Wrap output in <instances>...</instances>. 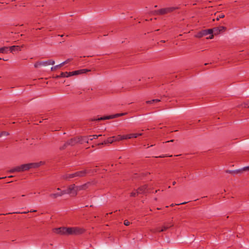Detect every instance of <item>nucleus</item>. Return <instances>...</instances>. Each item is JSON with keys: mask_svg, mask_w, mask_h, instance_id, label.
<instances>
[{"mask_svg": "<svg viewBox=\"0 0 249 249\" xmlns=\"http://www.w3.org/2000/svg\"><path fill=\"white\" fill-rule=\"evenodd\" d=\"M9 53H13L18 52L20 51L21 46H12L11 47H9Z\"/></svg>", "mask_w": 249, "mask_h": 249, "instance_id": "14", "label": "nucleus"}, {"mask_svg": "<svg viewBox=\"0 0 249 249\" xmlns=\"http://www.w3.org/2000/svg\"><path fill=\"white\" fill-rule=\"evenodd\" d=\"M49 196L53 199H55L58 197L60 196L59 193H57L55 194H50Z\"/></svg>", "mask_w": 249, "mask_h": 249, "instance_id": "24", "label": "nucleus"}, {"mask_svg": "<svg viewBox=\"0 0 249 249\" xmlns=\"http://www.w3.org/2000/svg\"><path fill=\"white\" fill-rule=\"evenodd\" d=\"M93 207L92 205H90V207Z\"/></svg>", "mask_w": 249, "mask_h": 249, "instance_id": "50", "label": "nucleus"}, {"mask_svg": "<svg viewBox=\"0 0 249 249\" xmlns=\"http://www.w3.org/2000/svg\"><path fill=\"white\" fill-rule=\"evenodd\" d=\"M68 146H69V144H67V142H66L63 146L59 148V149L60 150H64Z\"/></svg>", "mask_w": 249, "mask_h": 249, "instance_id": "29", "label": "nucleus"}, {"mask_svg": "<svg viewBox=\"0 0 249 249\" xmlns=\"http://www.w3.org/2000/svg\"><path fill=\"white\" fill-rule=\"evenodd\" d=\"M0 60H2L3 61H6L8 59L7 58V57H0Z\"/></svg>", "mask_w": 249, "mask_h": 249, "instance_id": "37", "label": "nucleus"}, {"mask_svg": "<svg viewBox=\"0 0 249 249\" xmlns=\"http://www.w3.org/2000/svg\"><path fill=\"white\" fill-rule=\"evenodd\" d=\"M39 166V165L38 163H30L27 164H24L11 169L9 172L10 173H14L15 172H24L25 171H28L30 169L37 168Z\"/></svg>", "mask_w": 249, "mask_h": 249, "instance_id": "1", "label": "nucleus"}, {"mask_svg": "<svg viewBox=\"0 0 249 249\" xmlns=\"http://www.w3.org/2000/svg\"><path fill=\"white\" fill-rule=\"evenodd\" d=\"M209 63H204V65H207V64H208Z\"/></svg>", "mask_w": 249, "mask_h": 249, "instance_id": "49", "label": "nucleus"}, {"mask_svg": "<svg viewBox=\"0 0 249 249\" xmlns=\"http://www.w3.org/2000/svg\"><path fill=\"white\" fill-rule=\"evenodd\" d=\"M172 156V155L168 156L167 155H165L160 156H155V157H156V158H163V157H171Z\"/></svg>", "mask_w": 249, "mask_h": 249, "instance_id": "36", "label": "nucleus"}, {"mask_svg": "<svg viewBox=\"0 0 249 249\" xmlns=\"http://www.w3.org/2000/svg\"><path fill=\"white\" fill-rule=\"evenodd\" d=\"M176 7H166L164 8H162L160 10L156 11V13L158 15H164L166 14L170 13L174 11L176 9Z\"/></svg>", "mask_w": 249, "mask_h": 249, "instance_id": "6", "label": "nucleus"}, {"mask_svg": "<svg viewBox=\"0 0 249 249\" xmlns=\"http://www.w3.org/2000/svg\"><path fill=\"white\" fill-rule=\"evenodd\" d=\"M241 171V173L243 171H249V166L245 167L241 169H239Z\"/></svg>", "mask_w": 249, "mask_h": 249, "instance_id": "33", "label": "nucleus"}, {"mask_svg": "<svg viewBox=\"0 0 249 249\" xmlns=\"http://www.w3.org/2000/svg\"><path fill=\"white\" fill-rule=\"evenodd\" d=\"M93 139V138H91V137H90V140L92 141Z\"/></svg>", "mask_w": 249, "mask_h": 249, "instance_id": "45", "label": "nucleus"}, {"mask_svg": "<svg viewBox=\"0 0 249 249\" xmlns=\"http://www.w3.org/2000/svg\"><path fill=\"white\" fill-rule=\"evenodd\" d=\"M116 141H119L122 140L127 139L126 135H119L117 137H116Z\"/></svg>", "mask_w": 249, "mask_h": 249, "instance_id": "23", "label": "nucleus"}, {"mask_svg": "<svg viewBox=\"0 0 249 249\" xmlns=\"http://www.w3.org/2000/svg\"><path fill=\"white\" fill-rule=\"evenodd\" d=\"M91 70L88 69H81L71 72H69L70 76L83 74L87 72L90 71Z\"/></svg>", "mask_w": 249, "mask_h": 249, "instance_id": "8", "label": "nucleus"}, {"mask_svg": "<svg viewBox=\"0 0 249 249\" xmlns=\"http://www.w3.org/2000/svg\"><path fill=\"white\" fill-rule=\"evenodd\" d=\"M160 99H153L151 100L146 101V103L147 104H151L154 103H157L160 102Z\"/></svg>", "mask_w": 249, "mask_h": 249, "instance_id": "25", "label": "nucleus"}, {"mask_svg": "<svg viewBox=\"0 0 249 249\" xmlns=\"http://www.w3.org/2000/svg\"><path fill=\"white\" fill-rule=\"evenodd\" d=\"M12 182V181H8L7 183H10V182Z\"/></svg>", "mask_w": 249, "mask_h": 249, "instance_id": "48", "label": "nucleus"}, {"mask_svg": "<svg viewBox=\"0 0 249 249\" xmlns=\"http://www.w3.org/2000/svg\"><path fill=\"white\" fill-rule=\"evenodd\" d=\"M12 177H13L12 176H11L9 177V178H12Z\"/></svg>", "mask_w": 249, "mask_h": 249, "instance_id": "53", "label": "nucleus"}, {"mask_svg": "<svg viewBox=\"0 0 249 249\" xmlns=\"http://www.w3.org/2000/svg\"><path fill=\"white\" fill-rule=\"evenodd\" d=\"M90 170H84L82 171H77L75 173V176L76 177H84L86 176L88 173H90Z\"/></svg>", "mask_w": 249, "mask_h": 249, "instance_id": "11", "label": "nucleus"}, {"mask_svg": "<svg viewBox=\"0 0 249 249\" xmlns=\"http://www.w3.org/2000/svg\"><path fill=\"white\" fill-rule=\"evenodd\" d=\"M9 47H3L0 48V53L7 54L9 53Z\"/></svg>", "mask_w": 249, "mask_h": 249, "instance_id": "17", "label": "nucleus"}, {"mask_svg": "<svg viewBox=\"0 0 249 249\" xmlns=\"http://www.w3.org/2000/svg\"><path fill=\"white\" fill-rule=\"evenodd\" d=\"M187 202H183L180 203L179 204H176V205H181V204H185L187 203Z\"/></svg>", "mask_w": 249, "mask_h": 249, "instance_id": "41", "label": "nucleus"}, {"mask_svg": "<svg viewBox=\"0 0 249 249\" xmlns=\"http://www.w3.org/2000/svg\"><path fill=\"white\" fill-rule=\"evenodd\" d=\"M59 193L60 194V196H63V195H64L65 194H68V192L67 190L66 189V190H64L61 191Z\"/></svg>", "mask_w": 249, "mask_h": 249, "instance_id": "31", "label": "nucleus"}, {"mask_svg": "<svg viewBox=\"0 0 249 249\" xmlns=\"http://www.w3.org/2000/svg\"><path fill=\"white\" fill-rule=\"evenodd\" d=\"M66 63H60L58 65H56V66H55L54 67H52L51 68V71H55V70H57L58 68H60L61 67L63 66Z\"/></svg>", "mask_w": 249, "mask_h": 249, "instance_id": "21", "label": "nucleus"}, {"mask_svg": "<svg viewBox=\"0 0 249 249\" xmlns=\"http://www.w3.org/2000/svg\"><path fill=\"white\" fill-rule=\"evenodd\" d=\"M127 114V113H117L114 115L106 116L103 117L98 118L97 119H92L90 120L91 121H101V120H105L107 119H110L115 118L116 117L122 116Z\"/></svg>", "mask_w": 249, "mask_h": 249, "instance_id": "5", "label": "nucleus"}, {"mask_svg": "<svg viewBox=\"0 0 249 249\" xmlns=\"http://www.w3.org/2000/svg\"><path fill=\"white\" fill-rule=\"evenodd\" d=\"M176 184V182L174 181L173 182V185H175Z\"/></svg>", "mask_w": 249, "mask_h": 249, "instance_id": "44", "label": "nucleus"}, {"mask_svg": "<svg viewBox=\"0 0 249 249\" xmlns=\"http://www.w3.org/2000/svg\"><path fill=\"white\" fill-rule=\"evenodd\" d=\"M0 178V179H1V178Z\"/></svg>", "mask_w": 249, "mask_h": 249, "instance_id": "54", "label": "nucleus"}, {"mask_svg": "<svg viewBox=\"0 0 249 249\" xmlns=\"http://www.w3.org/2000/svg\"><path fill=\"white\" fill-rule=\"evenodd\" d=\"M226 173H229L232 175H235L239 173H241V171L239 169L235 170H227L225 171Z\"/></svg>", "mask_w": 249, "mask_h": 249, "instance_id": "19", "label": "nucleus"}, {"mask_svg": "<svg viewBox=\"0 0 249 249\" xmlns=\"http://www.w3.org/2000/svg\"><path fill=\"white\" fill-rule=\"evenodd\" d=\"M161 42H165V41L164 40H161Z\"/></svg>", "mask_w": 249, "mask_h": 249, "instance_id": "51", "label": "nucleus"}, {"mask_svg": "<svg viewBox=\"0 0 249 249\" xmlns=\"http://www.w3.org/2000/svg\"><path fill=\"white\" fill-rule=\"evenodd\" d=\"M174 206V204H171V206Z\"/></svg>", "mask_w": 249, "mask_h": 249, "instance_id": "52", "label": "nucleus"}, {"mask_svg": "<svg viewBox=\"0 0 249 249\" xmlns=\"http://www.w3.org/2000/svg\"><path fill=\"white\" fill-rule=\"evenodd\" d=\"M72 60H73V59H68L67 60H65V61H63V62H64V63H65V62H70V61H72Z\"/></svg>", "mask_w": 249, "mask_h": 249, "instance_id": "38", "label": "nucleus"}, {"mask_svg": "<svg viewBox=\"0 0 249 249\" xmlns=\"http://www.w3.org/2000/svg\"><path fill=\"white\" fill-rule=\"evenodd\" d=\"M209 35L210 36L208 38L212 39L213 37V34L212 29L202 30L198 32L196 35V36L198 38H200Z\"/></svg>", "mask_w": 249, "mask_h": 249, "instance_id": "4", "label": "nucleus"}, {"mask_svg": "<svg viewBox=\"0 0 249 249\" xmlns=\"http://www.w3.org/2000/svg\"><path fill=\"white\" fill-rule=\"evenodd\" d=\"M86 137H87V140L86 139L83 140L82 142L84 141V142H85L87 143H89V140L88 139V136H86Z\"/></svg>", "mask_w": 249, "mask_h": 249, "instance_id": "39", "label": "nucleus"}, {"mask_svg": "<svg viewBox=\"0 0 249 249\" xmlns=\"http://www.w3.org/2000/svg\"><path fill=\"white\" fill-rule=\"evenodd\" d=\"M225 17V15L223 13L219 14L216 18V20H218L220 18H223Z\"/></svg>", "mask_w": 249, "mask_h": 249, "instance_id": "30", "label": "nucleus"}, {"mask_svg": "<svg viewBox=\"0 0 249 249\" xmlns=\"http://www.w3.org/2000/svg\"><path fill=\"white\" fill-rule=\"evenodd\" d=\"M37 211L36 210H31L30 211H27V212H15V213H27L29 212H30V213H32V212H36Z\"/></svg>", "mask_w": 249, "mask_h": 249, "instance_id": "28", "label": "nucleus"}, {"mask_svg": "<svg viewBox=\"0 0 249 249\" xmlns=\"http://www.w3.org/2000/svg\"><path fill=\"white\" fill-rule=\"evenodd\" d=\"M141 135V134L139 133H132L126 135L127 139L133 138H137L138 136Z\"/></svg>", "mask_w": 249, "mask_h": 249, "instance_id": "20", "label": "nucleus"}, {"mask_svg": "<svg viewBox=\"0 0 249 249\" xmlns=\"http://www.w3.org/2000/svg\"><path fill=\"white\" fill-rule=\"evenodd\" d=\"M47 64L53 65L54 63H35L34 67L35 68H37L41 65H46Z\"/></svg>", "mask_w": 249, "mask_h": 249, "instance_id": "27", "label": "nucleus"}, {"mask_svg": "<svg viewBox=\"0 0 249 249\" xmlns=\"http://www.w3.org/2000/svg\"><path fill=\"white\" fill-rule=\"evenodd\" d=\"M89 183H85L82 185L79 186H76V191H79L81 190H85L88 187V185L89 184Z\"/></svg>", "mask_w": 249, "mask_h": 249, "instance_id": "18", "label": "nucleus"}, {"mask_svg": "<svg viewBox=\"0 0 249 249\" xmlns=\"http://www.w3.org/2000/svg\"><path fill=\"white\" fill-rule=\"evenodd\" d=\"M85 231V229L77 227H66L65 235H80Z\"/></svg>", "mask_w": 249, "mask_h": 249, "instance_id": "2", "label": "nucleus"}, {"mask_svg": "<svg viewBox=\"0 0 249 249\" xmlns=\"http://www.w3.org/2000/svg\"><path fill=\"white\" fill-rule=\"evenodd\" d=\"M67 191L68 192V194H73L74 196H76L77 195V191H76V186H75V184H71L70 185L68 188Z\"/></svg>", "mask_w": 249, "mask_h": 249, "instance_id": "9", "label": "nucleus"}, {"mask_svg": "<svg viewBox=\"0 0 249 249\" xmlns=\"http://www.w3.org/2000/svg\"><path fill=\"white\" fill-rule=\"evenodd\" d=\"M124 224L125 226H128L130 224V222L128 220H125L124 222Z\"/></svg>", "mask_w": 249, "mask_h": 249, "instance_id": "35", "label": "nucleus"}, {"mask_svg": "<svg viewBox=\"0 0 249 249\" xmlns=\"http://www.w3.org/2000/svg\"><path fill=\"white\" fill-rule=\"evenodd\" d=\"M174 226V223H173L172 221L169 222H165L164 223L163 226L161 227V228H158L157 229V231L158 232H162L164 231L167 230L170 228H171Z\"/></svg>", "mask_w": 249, "mask_h": 249, "instance_id": "7", "label": "nucleus"}, {"mask_svg": "<svg viewBox=\"0 0 249 249\" xmlns=\"http://www.w3.org/2000/svg\"><path fill=\"white\" fill-rule=\"evenodd\" d=\"M66 227H62L58 228H55L53 230V232L60 235H65Z\"/></svg>", "mask_w": 249, "mask_h": 249, "instance_id": "12", "label": "nucleus"}, {"mask_svg": "<svg viewBox=\"0 0 249 249\" xmlns=\"http://www.w3.org/2000/svg\"><path fill=\"white\" fill-rule=\"evenodd\" d=\"M69 75L70 74L69 73V72H61L60 75H57L53 77L55 79H58L61 77H70Z\"/></svg>", "mask_w": 249, "mask_h": 249, "instance_id": "16", "label": "nucleus"}, {"mask_svg": "<svg viewBox=\"0 0 249 249\" xmlns=\"http://www.w3.org/2000/svg\"><path fill=\"white\" fill-rule=\"evenodd\" d=\"M139 194V193H137V190H136V192H133L131 193L130 196L131 197H135L137 196H138Z\"/></svg>", "mask_w": 249, "mask_h": 249, "instance_id": "32", "label": "nucleus"}, {"mask_svg": "<svg viewBox=\"0 0 249 249\" xmlns=\"http://www.w3.org/2000/svg\"><path fill=\"white\" fill-rule=\"evenodd\" d=\"M84 139L87 140V137H82V136L75 137L71 138V139L68 140L67 141V144H69V145H71V146H74L78 143L82 144V140H84Z\"/></svg>", "mask_w": 249, "mask_h": 249, "instance_id": "3", "label": "nucleus"}, {"mask_svg": "<svg viewBox=\"0 0 249 249\" xmlns=\"http://www.w3.org/2000/svg\"><path fill=\"white\" fill-rule=\"evenodd\" d=\"M173 141H174V140H171L170 141H167V142H173Z\"/></svg>", "mask_w": 249, "mask_h": 249, "instance_id": "46", "label": "nucleus"}, {"mask_svg": "<svg viewBox=\"0 0 249 249\" xmlns=\"http://www.w3.org/2000/svg\"><path fill=\"white\" fill-rule=\"evenodd\" d=\"M246 106H248V107H249V104L248 105V104H245V107H246Z\"/></svg>", "mask_w": 249, "mask_h": 249, "instance_id": "43", "label": "nucleus"}, {"mask_svg": "<svg viewBox=\"0 0 249 249\" xmlns=\"http://www.w3.org/2000/svg\"><path fill=\"white\" fill-rule=\"evenodd\" d=\"M184 110H185V109L181 108V109L173 110V111H172L171 113H180L183 112Z\"/></svg>", "mask_w": 249, "mask_h": 249, "instance_id": "26", "label": "nucleus"}, {"mask_svg": "<svg viewBox=\"0 0 249 249\" xmlns=\"http://www.w3.org/2000/svg\"><path fill=\"white\" fill-rule=\"evenodd\" d=\"M44 62H46V63H48V62H54V61L52 60H48L47 61H44Z\"/></svg>", "mask_w": 249, "mask_h": 249, "instance_id": "40", "label": "nucleus"}, {"mask_svg": "<svg viewBox=\"0 0 249 249\" xmlns=\"http://www.w3.org/2000/svg\"><path fill=\"white\" fill-rule=\"evenodd\" d=\"M101 136H102V135H93L92 136H91V135L89 136V137H93V139H98V137H101Z\"/></svg>", "mask_w": 249, "mask_h": 249, "instance_id": "34", "label": "nucleus"}, {"mask_svg": "<svg viewBox=\"0 0 249 249\" xmlns=\"http://www.w3.org/2000/svg\"><path fill=\"white\" fill-rule=\"evenodd\" d=\"M111 213H112V212H111V213H107L106 214L105 216H106L107 215H108L109 214H111Z\"/></svg>", "mask_w": 249, "mask_h": 249, "instance_id": "42", "label": "nucleus"}, {"mask_svg": "<svg viewBox=\"0 0 249 249\" xmlns=\"http://www.w3.org/2000/svg\"><path fill=\"white\" fill-rule=\"evenodd\" d=\"M75 177H76L75 176V173H73L71 174L65 175L63 176V178L64 179H70V178H75Z\"/></svg>", "mask_w": 249, "mask_h": 249, "instance_id": "22", "label": "nucleus"}, {"mask_svg": "<svg viewBox=\"0 0 249 249\" xmlns=\"http://www.w3.org/2000/svg\"><path fill=\"white\" fill-rule=\"evenodd\" d=\"M147 188V185H144L142 186H140L137 190V193H139V194H143L145 192V191Z\"/></svg>", "mask_w": 249, "mask_h": 249, "instance_id": "15", "label": "nucleus"}, {"mask_svg": "<svg viewBox=\"0 0 249 249\" xmlns=\"http://www.w3.org/2000/svg\"><path fill=\"white\" fill-rule=\"evenodd\" d=\"M57 190L58 191H59V190H60V189L59 188H57Z\"/></svg>", "mask_w": 249, "mask_h": 249, "instance_id": "47", "label": "nucleus"}, {"mask_svg": "<svg viewBox=\"0 0 249 249\" xmlns=\"http://www.w3.org/2000/svg\"><path fill=\"white\" fill-rule=\"evenodd\" d=\"M116 137L115 136H113V137H111L108 138L107 140H105L102 142L98 143L97 144V145L100 146V145H101L106 144H107V143H111L113 142H116Z\"/></svg>", "mask_w": 249, "mask_h": 249, "instance_id": "10", "label": "nucleus"}, {"mask_svg": "<svg viewBox=\"0 0 249 249\" xmlns=\"http://www.w3.org/2000/svg\"><path fill=\"white\" fill-rule=\"evenodd\" d=\"M225 29V27L223 26H219L218 27H215L212 29L213 34H214L215 35L219 34L221 32H222Z\"/></svg>", "mask_w": 249, "mask_h": 249, "instance_id": "13", "label": "nucleus"}]
</instances>
